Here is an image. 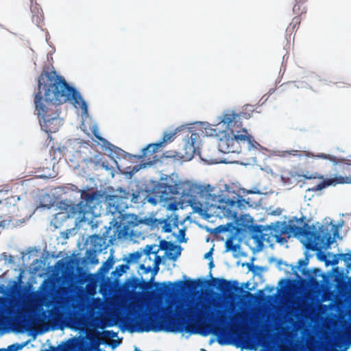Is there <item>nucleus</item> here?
Returning <instances> with one entry per match:
<instances>
[{"instance_id":"nucleus-1","label":"nucleus","mask_w":351,"mask_h":351,"mask_svg":"<svg viewBox=\"0 0 351 351\" xmlns=\"http://www.w3.org/2000/svg\"><path fill=\"white\" fill-rule=\"evenodd\" d=\"M73 101L76 108L87 112V105L81 95L55 71L41 73L38 78V91L35 95L34 104L38 114L42 117L41 128L47 134L56 132L61 120L56 112L50 113V106H57Z\"/></svg>"},{"instance_id":"nucleus-48","label":"nucleus","mask_w":351,"mask_h":351,"mask_svg":"<svg viewBox=\"0 0 351 351\" xmlns=\"http://www.w3.org/2000/svg\"><path fill=\"white\" fill-rule=\"evenodd\" d=\"M248 108H252V106H250V105H247V106H245V110H247Z\"/></svg>"},{"instance_id":"nucleus-8","label":"nucleus","mask_w":351,"mask_h":351,"mask_svg":"<svg viewBox=\"0 0 351 351\" xmlns=\"http://www.w3.org/2000/svg\"><path fill=\"white\" fill-rule=\"evenodd\" d=\"M176 193V188L172 185L165 183H158L152 189L154 197H150L149 202L156 204L158 201H167L172 197V195Z\"/></svg>"},{"instance_id":"nucleus-23","label":"nucleus","mask_w":351,"mask_h":351,"mask_svg":"<svg viewBox=\"0 0 351 351\" xmlns=\"http://www.w3.org/2000/svg\"><path fill=\"white\" fill-rule=\"evenodd\" d=\"M225 245H226V251H232L234 252H236L240 247L239 244L233 243V237H231L227 239V241H226Z\"/></svg>"},{"instance_id":"nucleus-33","label":"nucleus","mask_w":351,"mask_h":351,"mask_svg":"<svg viewBox=\"0 0 351 351\" xmlns=\"http://www.w3.org/2000/svg\"><path fill=\"white\" fill-rule=\"evenodd\" d=\"M126 285L132 289H136L138 285V280L134 278L131 281L126 282Z\"/></svg>"},{"instance_id":"nucleus-32","label":"nucleus","mask_w":351,"mask_h":351,"mask_svg":"<svg viewBox=\"0 0 351 351\" xmlns=\"http://www.w3.org/2000/svg\"><path fill=\"white\" fill-rule=\"evenodd\" d=\"M308 263V258L307 257L303 258V259H300L298 262V269H300V267H306Z\"/></svg>"},{"instance_id":"nucleus-37","label":"nucleus","mask_w":351,"mask_h":351,"mask_svg":"<svg viewBox=\"0 0 351 351\" xmlns=\"http://www.w3.org/2000/svg\"><path fill=\"white\" fill-rule=\"evenodd\" d=\"M104 332L111 338H114L117 336V332H115L113 330H106Z\"/></svg>"},{"instance_id":"nucleus-25","label":"nucleus","mask_w":351,"mask_h":351,"mask_svg":"<svg viewBox=\"0 0 351 351\" xmlns=\"http://www.w3.org/2000/svg\"><path fill=\"white\" fill-rule=\"evenodd\" d=\"M175 134L176 132L165 133L163 135L162 141L158 142V143H161V147L164 145L165 143L172 141L174 139Z\"/></svg>"},{"instance_id":"nucleus-21","label":"nucleus","mask_w":351,"mask_h":351,"mask_svg":"<svg viewBox=\"0 0 351 351\" xmlns=\"http://www.w3.org/2000/svg\"><path fill=\"white\" fill-rule=\"evenodd\" d=\"M177 245H176L175 244H173V243L170 242V241H167L165 240H161L160 241V244H159V246H158V248L159 250H165V251H173L174 250H176L177 248Z\"/></svg>"},{"instance_id":"nucleus-24","label":"nucleus","mask_w":351,"mask_h":351,"mask_svg":"<svg viewBox=\"0 0 351 351\" xmlns=\"http://www.w3.org/2000/svg\"><path fill=\"white\" fill-rule=\"evenodd\" d=\"M202 132L206 136H217L218 134V131L217 130V129L213 128L211 125H206V127L204 128V130L202 131Z\"/></svg>"},{"instance_id":"nucleus-7","label":"nucleus","mask_w":351,"mask_h":351,"mask_svg":"<svg viewBox=\"0 0 351 351\" xmlns=\"http://www.w3.org/2000/svg\"><path fill=\"white\" fill-rule=\"evenodd\" d=\"M208 281H205L201 279L197 280H189L186 282L182 280H178L174 283L163 282L162 285L164 287V293H173L178 292L184 289L188 291H193L199 287L204 286Z\"/></svg>"},{"instance_id":"nucleus-18","label":"nucleus","mask_w":351,"mask_h":351,"mask_svg":"<svg viewBox=\"0 0 351 351\" xmlns=\"http://www.w3.org/2000/svg\"><path fill=\"white\" fill-rule=\"evenodd\" d=\"M160 224H162V230L164 232H171L172 230V226L178 228V221L176 217L170 219L167 218L162 219L160 221Z\"/></svg>"},{"instance_id":"nucleus-11","label":"nucleus","mask_w":351,"mask_h":351,"mask_svg":"<svg viewBox=\"0 0 351 351\" xmlns=\"http://www.w3.org/2000/svg\"><path fill=\"white\" fill-rule=\"evenodd\" d=\"M304 178L306 180L312 179H323L324 176L319 175L318 173L308 175H300L295 171H285L282 176V180L285 184L297 185L302 181V178Z\"/></svg>"},{"instance_id":"nucleus-49","label":"nucleus","mask_w":351,"mask_h":351,"mask_svg":"<svg viewBox=\"0 0 351 351\" xmlns=\"http://www.w3.org/2000/svg\"><path fill=\"white\" fill-rule=\"evenodd\" d=\"M152 330H154V331H158V330H159V329H158V328H153Z\"/></svg>"},{"instance_id":"nucleus-42","label":"nucleus","mask_w":351,"mask_h":351,"mask_svg":"<svg viewBox=\"0 0 351 351\" xmlns=\"http://www.w3.org/2000/svg\"><path fill=\"white\" fill-rule=\"evenodd\" d=\"M185 236V229H181L179 230V237H184Z\"/></svg>"},{"instance_id":"nucleus-19","label":"nucleus","mask_w":351,"mask_h":351,"mask_svg":"<svg viewBox=\"0 0 351 351\" xmlns=\"http://www.w3.org/2000/svg\"><path fill=\"white\" fill-rule=\"evenodd\" d=\"M129 268L130 267L127 263L119 265L115 268V270L112 272V276L114 279H118L125 273Z\"/></svg>"},{"instance_id":"nucleus-15","label":"nucleus","mask_w":351,"mask_h":351,"mask_svg":"<svg viewBox=\"0 0 351 351\" xmlns=\"http://www.w3.org/2000/svg\"><path fill=\"white\" fill-rule=\"evenodd\" d=\"M213 191V189L206 191L204 201L205 208L208 210L212 208L220 209L221 202L223 203V195H216Z\"/></svg>"},{"instance_id":"nucleus-31","label":"nucleus","mask_w":351,"mask_h":351,"mask_svg":"<svg viewBox=\"0 0 351 351\" xmlns=\"http://www.w3.org/2000/svg\"><path fill=\"white\" fill-rule=\"evenodd\" d=\"M162 259L160 256H156L154 258V270L156 273L159 269V265L161 263Z\"/></svg>"},{"instance_id":"nucleus-45","label":"nucleus","mask_w":351,"mask_h":351,"mask_svg":"<svg viewBox=\"0 0 351 351\" xmlns=\"http://www.w3.org/2000/svg\"><path fill=\"white\" fill-rule=\"evenodd\" d=\"M84 161L86 162V164H88V162H92L93 159L92 158L85 159Z\"/></svg>"},{"instance_id":"nucleus-53","label":"nucleus","mask_w":351,"mask_h":351,"mask_svg":"<svg viewBox=\"0 0 351 351\" xmlns=\"http://www.w3.org/2000/svg\"><path fill=\"white\" fill-rule=\"evenodd\" d=\"M104 351H105V350H104Z\"/></svg>"},{"instance_id":"nucleus-28","label":"nucleus","mask_w":351,"mask_h":351,"mask_svg":"<svg viewBox=\"0 0 351 351\" xmlns=\"http://www.w3.org/2000/svg\"><path fill=\"white\" fill-rule=\"evenodd\" d=\"M317 157L323 159H328L330 161L334 162L335 164L337 163V158L335 156H332L330 154H321L317 156Z\"/></svg>"},{"instance_id":"nucleus-46","label":"nucleus","mask_w":351,"mask_h":351,"mask_svg":"<svg viewBox=\"0 0 351 351\" xmlns=\"http://www.w3.org/2000/svg\"><path fill=\"white\" fill-rule=\"evenodd\" d=\"M93 239H99V240H100V239H100V237H99L98 235H94V236H93Z\"/></svg>"},{"instance_id":"nucleus-5","label":"nucleus","mask_w":351,"mask_h":351,"mask_svg":"<svg viewBox=\"0 0 351 351\" xmlns=\"http://www.w3.org/2000/svg\"><path fill=\"white\" fill-rule=\"evenodd\" d=\"M250 116L246 112L237 113L234 110H228L222 114L221 123L226 126V129L229 130L231 134H245L250 135L247 129L242 125L241 117L248 119Z\"/></svg>"},{"instance_id":"nucleus-35","label":"nucleus","mask_w":351,"mask_h":351,"mask_svg":"<svg viewBox=\"0 0 351 351\" xmlns=\"http://www.w3.org/2000/svg\"><path fill=\"white\" fill-rule=\"evenodd\" d=\"M127 196L131 197V201L133 202L134 203H137L138 202V196H139L138 193H127ZM125 197L128 198V197Z\"/></svg>"},{"instance_id":"nucleus-34","label":"nucleus","mask_w":351,"mask_h":351,"mask_svg":"<svg viewBox=\"0 0 351 351\" xmlns=\"http://www.w3.org/2000/svg\"><path fill=\"white\" fill-rule=\"evenodd\" d=\"M341 171L345 172H348L349 173H351V164L346 163L342 165ZM345 177H350L351 178V176H346Z\"/></svg>"},{"instance_id":"nucleus-27","label":"nucleus","mask_w":351,"mask_h":351,"mask_svg":"<svg viewBox=\"0 0 351 351\" xmlns=\"http://www.w3.org/2000/svg\"><path fill=\"white\" fill-rule=\"evenodd\" d=\"M93 134L95 136L96 138H97L99 141L102 143H106V140L101 137L99 134V130L97 125H93L91 130Z\"/></svg>"},{"instance_id":"nucleus-38","label":"nucleus","mask_w":351,"mask_h":351,"mask_svg":"<svg viewBox=\"0 0 351 351\" xmlns=\"http://www.w3.org/2000/svg\"><path fill=\"white\" fill-rule=\"evenodd\" d=\"M151 330V328L149 327H144L143 326H139L138 328L137 329L138 331L139 332H143V331H146V332H148Z\"/></svg>"},{"instance_id":"nucleus-43","label":"nucleus","mask_w":351,"mask_h":351,"mask_svg":"<svg viewBox=\"0 0 351 351\" xmlns=\"http://www.w3.org/2000/svg\"><path fill=\"white\" fill-rule=\"evenodd\" d=\"M7 226V220L0 221V226L5 227Z\"/></svg>"},{"instance_id":"nucleus-13","label":"nucleus","mask_w":351,"mask_h":351,"mask_svg":"<svg viewBox=\"0 0 351 351\" xmlns=\"http://www.w3.org/2000/svg\"><path fill=\"white\" fill-rule=\"evenodd\" d=\"M199 136L195 132H191L184 145L185 157L191 159L198 147Z\"/></svg>"},{"instance_id":"nucleus-4","label":"nucleus","mask_w":351,"mask_h":351,"mask_svg":"<svg viewBox=\"0 0 351 351\" xmlns=\"http://www.w3.org/2000/svg\"><path fill=\"white\" fill-rule=\"evenodd\" d=\"M82 200L76 204L72 205L69 213L72 217H76L79 221H84L86 215L93 213V208L95 206L97 195L94 192L89 193L82 191L81 193Z\"/></svg>"},{"instance_id":"nucleus-6","label":"nucleus","mask_w":351,"mask_h":351,"mask_svg":"<svg viewBox=\"0 0 351 351\" xmlns=\"http://www.w3.org/2000/svg\"><path fill=\"white\" fill-rule=\"evenodd\" d=\"M4 192L0 190V221L7 220V226L12 221L11 215L14 214L16 209V204L20 197L16 195L8 196L3 198Z\"/></svg>"},{"instance_id":"nucleus-14","label":"nucleus","mask_w":351,"mask_h":351,"mask_svg":"<svg viewBox=\"0 0 351 351\" xmlns=\"http://www.w3.org/2000/svg\"><path fill=\"white\" fill-rule=\"evenodd\" d=\"M161 147V143H152L148 145L145 148L142 149L141 158L148 163H152L158 160L156 153Z\"/></svg>"},{"instance_id":"nucleus-3","label":"nucleus","mask_w":351,"mask_h":351,"mask_svg":"<svg viewBox=\"0 0 351 351\" xmlns=\"http://www.w3.org/2000/svg\"><path fill=\"white\" fill-rule=\"evenodd\" d=\"M246 145L247 149H257L260 145L251 135L245 134H225L218 143L219 150L224 154L239 153L242 145Z\"/></svg>"},{"instance_id":"nucleus-9","label":"nucleus","mask_w":351,"mask_h":351,"mask_svg":"<svg viewBox=\"0 0 351 351\" xmlns=\"http://www.w3.org/2000/svg\"><path fill=\"white\" fill-rule=\"evenodd\" d=\"M177 315L181 318L182 326L186 323L193 322L197 319H202L205 317V312L196 306L191 305L189 307H177Z\"/></svg>"},{"instance_id":"nucleus-26","label":"nucleus","mask_w":351,"mask_h":351,"mask_svg":"<svg viewBox=\"0 0 351 351\" xmlns=\"http://www.w3.org/2000/svg\"><path fill=\"white\" fill-rule=\"evenodd\" d=\"M155 247L156 245H147L144 249V253L147 256H149L151 254H156L159 252V249L154 250Z\"/></svg>"},{"instance_id":"nucleus-20","label":"nucleus","mask_w":351,"mask_h":351,"mask_svg":"<svg viewBox=\"0 0 351 351\" xmlns=\"http://www.w3.org/2000/svg\"><path fill=\"white\" fill-rule=\"evenodd\" d=\"M289 155L298 156L299 157H302V156L310 157L311 156V154L308 152H306V151H299V150H296V149L286 150V151L282 152L283 156H289Z\"/></svg>"},{"instance_id":"nucleus-29","label":"nucleus","mask_w":351,"mask_h":351,"mask_svg":"<svg viewBox=\"0 0 351 351\" xmlns=\"http://www.w3.org/2000/svg\"><path fill=\"white\" fill-rule=\"evenodd\" d=\"M23 348L22 345L19 344H14L12 346H8V351H17L19 349H21ZM0 351H7L5 349L1 348Z\"/></svg>"},{"instance_id":"nucleus-52","label":"nucleus","mask_w":351,"mask_h":351,"mask_svg":"<svg viewBox=\"0 0 351 351\" xmlns=\"http://www.w3.org/2000/svg\"><path fill=\"white\" fill-rule=\"evenodd\" d=\"M46 351H48V350H46Z\"/></svg>"},{"instance_id":"nucleus-40","label":"nucleus","mask_w":351,"mask_h":351,"mask_svg":"<svg viewBox=\"0 0 351 351\" xmlns=\"http://www.w3.org/2000/svg\"><path fill=\"white\" fill-rule=\"evenodd\" d=\"M301 272L304 274V275H307L308 277L311 276V271H309L308 269H303L301 270Z\"/></svg>"},{"instance_id":"nucleus-36","label":"nucleus","mask_w":351,"mask_h":351,"mask_svg":"<svg viewBox=\"0 0 351 351\" xmlns=\"http://www.w3.org/2000/svg\"><path fill=\"white\" fill-rule=\"evenodd\" d=\"M180 255V251H177L176 253H175V255L173 256L172 253H169V254H167V256H169V258L173 261H176V258H178V256Z\"/></svg>"},{"instance_id":"nucleus-22","label":"nucleus","mask_w":351,"mask_h":351,"mask_svg":"<svg viewBox=\"0 0 351 351\" xmlns=\"http://www.w3.org/2000/svg\"><path fill=\"white\" fill-rule=\"evenodd\" d=\"M141 252H139L138 251L133 253H130L128 257L123 258V261H125L126 263L129 265V264L132 263L137 262L141 257Z\"/></svg>"},{"instance_id":"nucleus-41","label":"nucleus","mask_w":351,"mask_h":351,"mask_svg":"<svg viewBox=\"0 0 351 351\" xmlns=\"http://www.w3.org/2000/svg\"><path fill=\"white\" fill-rule=\"evenodd\" d=\"M140 268H141V269L145 270V273H147V272H148V271H149V270H150V267L147 268V267H145V266L143 264H141V265H140Z\"/></svg>"},{"instance_id":"nucleus-2","label":"nucleus","mask_w":351,"mask_h":351,"mask_svg":"<svg viewBox=\"0 0 351 351\" xmlns=\"http://www.w3.org/2000/svg\"><path fill=\"white\" fill-rule=\"evenodd\" d=\"M266 231H269L267 241H270L271 237L275 239L278 243H287L292 234L295 236H302L306 239V247L311 250H315L318 246L328 247L333 242L334 239L327 229L320 228L319 232L311 230L307 223L304 227L295 225L287 224L285 221H277L271 223L267 226Z\"/></svg>"},{"instance_id":"nucleus-16","label":"nucleus","mask_w":351,"mask_h":351,"mask_svg":"<svg viewBox=\"0 0 351 351\" xmlns=\"http://www.w3.org/2000/svg\"><path fill=\"white\" fill-rule=\"evenodd\" d=\"M340 258H342L346 263V265L348 269L351 268V253L337 254H335L332 261L326 260V256L323 255L321 258L322 261H324L326 265H336L339 263Z\"/></svg>"},{"instance_id":"nucleus-50","label":"nucleus","mask_w":351,"mask_h":351,"mask_svg":"<svg viewBox=\"0 0 351 351\" xmlns=\"http://www.w3.org/2000/svg\"><path fill=\"white\" fill-rule=\"evenodd\" d=\"M213 261H211L210 262V263H209L210 267H211V266L213 265Z\"/></svg>"},{"instance_id":"nucleus-30","label":"nucleus","mask_w":351,"mask_h":351,"mask_svg":"<svg viewBox=\"0 0 351 351\" xmlns=\"http://www.w3.org/2000/svg\"><path fill=\"white\" fill-rule=\"evenodd\" d=\"M113 263L114 262L112 259L108 258L103 265L102 267L106 271H108L112 267Z\"/></svg>"},{"instance_id":"nucleus-10","label":"nucleus","mask_w":351,"mask_h":351,"mask_svg":"<svg viewBox=\"0 0 351 351\" xmlns=\"http://www.w3.org/2000/svg\"><path fill=\"white\" fill-rule=\"evenodd\" d=\"M212 280L213 287L231 298L233 297L234 292L242 291V288L239 286V282L236 280L230 281L223 278H213Z\"/></svg>"},{"instance_id":"nucleus-17","label":"nucleus","mask_w":351,"mask_h":351,"mask_svg":"<svg viewBox=\"0 0 351 351\" xmlns=\"http://www.w3.org/2000/svg\"><path fill=\"white\" fill-rule=\"evenodd\" d=\"M237 204L238 202L233 199H226L223 196V203L221 202L220 209L223 210L226 214L230 215L236 213L234 208L237 206Z\"/></svg>"},{"instance_id":"nucleus-39","label":"nucleus","mask_w":351,"mask_h":351,"mask_svg":"<svg viewBox=\"0 0 351 351\" xmlns=\"http://www.w3.org/2000/svg\"><path fill=\"white\" fill-rule=\"evenodd\" d=\"M213 248H211L207 253L204 254V258L207 259L211 257Z\"/></svg>"},{"instance_id":"nucleus-44","label":"nucleus","mask_w":351,"mask_h":351,"mask_svg":"<svg viewBox=\"0 0 351 351\" xmlns=\"http://www.w3.org/2000/svg\"><path fill=\"white\" fill-rule=\"evenodd\" d=\"M219 319L223 321V319H226V317L224 316L223 312H220Z\"/></svg>"},{"instance_id":"nucleus-12","label":"nucleus","mask_w":351,"mask_h":351,"mask_svg":"<svg viewBox=\"0 0 351 351\" xmlns=\"http://www.w3.org/2000/svg\"><path fill=\"white\" fill-rule=\"evenodd\" d=\"M322 180L323 181L321 183L312 189L313 191H321L329 186H336L337 184H351V178L343 177L342 176H336L332 178L325 180L323 178Z\"/></svg>"},{"instance_id":"nucleus-47","label":"nucleus","mask_w":351,"mask_h":351,"mask_svg":"<svg viewBox=\"0 0 351 351\" xmlns=\"http://www.w3.org/2000/svg\"><path fill=\"white\" fill-rule=\"evenodd\" d=\"M314 273L316 274L317 272L319 271V269H314L313 270Z\"/></svg>"},{"instance_id":"nucleus-51","label":"nucleus","mask_w":351,"mask_h":351,"mask_svg":"<svg viewBox=\"0 0 351 351\" xmlns=\"http://www.w3.org/2000/svg\"><path fill=\"white\" fill-rule=\"evenodd\" d=\"M202 351H206L204 349H202Z\"/></svg>"}]
</instances>
